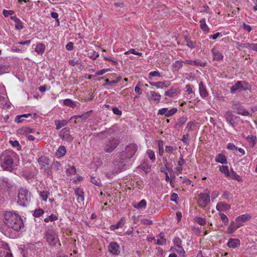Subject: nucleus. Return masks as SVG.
Returning <instances> with one entry per match:
<instances>
[{"label":"nucleus","instance_id":"obj_1","mask_svg":"<svg viewBox=\"0 0 257 257\" xmlns=\"http://www.w3.org/2000/svg\"><path fill=\"white\" fill-rule=\"evenodd\" d=\"M4 223L8 228L16 231H19L24 226V223L21 216L13 211L5 212Z\"/></svg>","mask_w":257,"mask_h":257},{"label":"nucleus","instance_id":"obj_2","mask_svg":"<svg viewBox=\"0 0 257 257\" xmlns=\"http://www.w3.org/2000/svg\"><path fill=\"white\" fill-rule=\"evenodd\" d=\"M16 155V153L14 152H12L11 155H8L7 151H6L1 155L0 157L2 160H3L2 157H4V161L1 166L4 170L9 171L13 170V165L14 164L13 157Z\"/></svg>","mask_w":257,"mask_h":257},{"label":"nucleus","instance_id":"obj_3","mask_svg":"<svg viewBox=\"0 0 257 257\" xmlns=\"http://www.w3.org/2000/svg\"><path fill=\"white\" fill-rule=\"evenodd\" d=\"M31 193L26 189L21 188L19 190L17 202L21 206H25L30 202Z\"/></svg>","mask_w":257,"mask_h":257},{"label":"nucleus","instance_id":"obj_4","mask_svg":"<svg viewBox=\"0 0 257 257\" xmlns=\"http://www.w3.org/2000/svg\"><path fill=\"white\" fill-rule=\"evenodd\" d=\"M120 141L118 139L114 137H111L107 139L103 145L104 152L110 153L113 152L118 146Z\"/></svg>","mask_w":257,"mask_h":257},{"label":"nucleus","instance_id":"obj_5","mask_svg":"<svg viewBox=\"0 0 257 257\" xmlns=\"http://www.w3.org/2000/svg\"><path fill=\"white\" fill-rule=\"evenodd\" d=\"M249 89V85L247 83L243 81H238L230 88L231 93H234L237 90H247Z\"/></svg>","mask_w":257,"mask_h":257},{"label":"nucleus","instance_id":"obj_6","mask_svg":"<svg viewBox=\"0 0 257 257\" xmlns=\"http://www.w3.org/2000/svg\"><path fill=\"white\" fill-rule=\"evenodd\" d=\"M198 196V205L202 208L205 207L210 203V200L209 193L208 192H204L199 194Z\"/></svg>","mask_w":257,"mask_h":257},{"label":"nucleus","instance_id":"obj_7","mask_svg":"<svg viewBox=\"0 0 257 257\" xmlns=\"http://www.w3.org/2000/svg\"><path fill=\"white\" fill-rule=\"evenodd\" d=\"M137 151V146L135 144H131L127 145L124 151L122 152V155H126V158H131Z\"/></svg>","mask_w":257,"mask_h":257},{"label":"nucleus","instance_id":"obj_8","mask_svg":"<svg viewBox=\"0 0 257 257\" xmlns=\"http://www.w3.org/2000/svg\"><path fill=\"white\" fill-rule=\"evenodd\" d=\"M45 237L49 244L54 245L58 240L55 232L52 230H48L45 233Z\"/></svg>","mask_w":257,"mask_h":257},{"label":"nucleus","instance_id":"obj_9","mask_svg":"<svg viewBox=\"0 0 257 257\" xmlns=\"http://www.w3.org/2000/svg\"><path fill=\"white\" fill-rule=\"evenodd\" d=\"M59 136L64 141L71 142L73 140V137L70 134V129L65 127L62 129L59 133Z\"/></svg>","mask_w":257,"mask_h":257},{"label":"nucleus","instance_id":"obj_10","mask_svg":"<svg viewBox=\"0 0 257 257\" xmlns=\"http://www.w3.org/2000/svg\"><path fill=\"white\" fill-rule=\"evenodd\" d=\"M109 252L114 255H118L120 253V246L116 242H111L108 246Z\"/></svg>","mask_w":257,"mask_h":257},{"label":"nucleus","instance_id":"obj_11","mask_svg":"<svg viewBox=\"0 0 257 257\" xmlns=\"http://www.w3.org/2000/svg\"><path fill=\"white\" fill-rule=\"evenodd\" d=\"M224 117L227 121V122L232 127L234 126L235 123V120L237 118V116L233 115L231 111H228L226 112Z\"/></svg>","mask_w":257,"mask_h":257},{"label":"nucleus","instance_id":"obj_12","mask_svg":"<svg viewBox=\"0 0 257 257\" xmlns=\"http://www.w3.org/2000/svg\"><path fill=\"white\" fill-rule=\"evenodd\" d=\"M233 109L236 110L237 114L242 115L243 116H251L249 112L242 106L234 104L233 106Z\"/></svg>","mask_w":257,"mask_h":257},{"label":"nucleus","instance_id":"obj_13","mask_svg":"<svg viewBox=\"0 0 257 257\" xmlns=\"http://www.w3.org/2000/svg\"><path fill=\"white\" fill-rule=\"evenodd\" d=\"M147 96L149 100L153 101L157 103H159L160 102L161 97V96L159 93L154 91H150V93H147Z\"/></svg>","mask_w":257,"mask_h":257},{"label":"nucleus","instance_id":"obj_14","mask_svg":"<svg viewBox=\"0 0 257 257\" xmlns=\"http://www.w3.org/2000/svg\"><path fill=\"white\" fill-rule=\"evenodd\" d=\"M113 165L115 167V168L112 170V172L114 173L120 172L125 169V165L124 164L123 162H118L115 161L113 163Z\"/></svg>","mask_w":257,"mask_h":257},{"label":"nucleus","instance_id":"obj_15","mask_svg":"<svg viewBox=\"0 0 257 257\" xmlns=\"http://www.w3.org/2000/svg\"><path fill=\"white\" fill-rule=\"evenodd\" d=\"M38 162L42 169H45L49 164V159L46 156H41L38 159Z\"/></svg>","mask_w":257,"mask_h":257},{"label":"nucleus","instance_id":"obj_16","mask_svg":"<svg viewBox=\"0 0 257 257\" xmlns=\"http://www.w3.org/2000/svg\"><path fill=\"white\" fill-rule=\"evenodd\" d=\"M240 244L239 239L237 238H229L227 243V245L229 248H235L239 246Z\"/></svg>","mask_w":257,"mask_h":257},{"label":"nucleus","instance_id":"obj_17","mask_svg":"<svg viewBox=\"0 0 257 257\" xmlns=\"http://www.w3.org/2000/svg\"><path fill=\"white\" fill-rule=\"evenodd\" d=\"M211 52L213 55V59L214 60L219 61L223 59V56L216 48H213L211 50Z\"/></svg>","mask_w":257,"mask_h":257},{"label":"nucleus","instance_id":"obj_18","mask_svg":"<svg viewBox=\"0 0 257 257\" xmlns=\"http://www.w3.org/2000/svg\"><path fill=\"white\" fill-rule=\"evenodd\" d=\"M11 19L15 22V28L17 30H21L23 28L22 22L16 16H11Z\"/></svg>","mask_w":257,"mask_h":257},{"label":"nucleus","instance_id":"obj_19","mask_svg":"<svg viewBox=\"0 0 257 257\" xmlns=\"http://www.w3.org/2000/svg\"><path fill=\"white\" fill-rule=\"evenodd\" d=\"M199 90L200 96L203 97H206L208 95V93L205 86L202 82H200L199 85Z\"/></svg>","mask_w":257,"mask_h":257},{"label":"nucleus","instance_id":"obj_20","mask_svg":"<svg viewBox=\"0 0 257 257\" xmlns=\"http://www.w3.org/2000/svg\"><path fill=\"white\" fill-rule=\"evenodd\" d=\"M241 225L242 224H241V223L240 222H234V221H232L230 223V226L228 227L227 229L229 233H232Z\"/></svg>","mask_w":257,"mask_h":257},{"label":"nucleus","instance_id":"obj_21","mask_svg":"<svg viewBox=\"0 0 257 257\" xmlns=\"http://www.w3.org/2000/svg\"><path fill=\"white\" fill-rule=\"evenodd\" d=\"M54 122L55 124L56 125V129L59 130L62 127L66 125L69 122V120L67 121L66 120H55Z\"/></svg>","mask_w":257,"mask_h":257},{"label":"nucleus","instance_id":"obj_22","mask_svg":"<svg viewBox=\"0 0 257 257\" xmlns=\"http://www.w3.org/2000/svg\"><path fill=\"white\" fill-rule=\"evenodd\" d=\"M230 208V207L229 205L223 202L218 203L216 205V209L218 211L229 210Z\"/></svg>","mask_w":257,"mask_h":257},{"label":"nucleus","instance_id":"obj_23","mask_svg":"<svg viewBox=\"0 0 257 257\" xmlns=\"http://www.w3.org/2000/svg\"><path fill=\"white\" fill-rule=\"evenodd\" d=\"M250 218H251V216L250 215H249L248 214H243V215L238 216L236 218L235 221H236V222H240L241 223L242 222H244L247 221Z\"/></svg>","mask_w":257,"mask_h":257},{"label":"nucleus","instance_id":"obj_24","mask_svg":"<svg viewBox=\"0 0 257 257\" xmlns=\"http://www.w3.org/2000/svg\"><path fill=\"white\" fill-rule=\"evenodd\" d=\"M125 221L123 219L121 218L115 224L111 225L110 228L111 230H115L116 229L122 227L124 224Z\"/></svg>","mask_w":257,"mask_h":257},{"label":"nucleus","instance_id":"obj_25","mask_svg":"<svg viewBox=\"0 0 257 257\" xmlns=\"http://www.w3.org/2000/svg\"><path fill=\"white\" fill-rule=\"evenodd\" d=\"M75 194L78 197V202H82L84 200L83 192L79 188L75 189Z\"/></svg>","mask_w":257,"mask_h":257},{"label":"nucleus","instance_id":"obj_26","mask_svg":"<svg viewBox=\"0 0 257 257\" xmlns=\"http://www.w3.org/2000/svg\"><path fill=\"white\" fill-rule=\"evenodd\" d=\"M184 64H189L193 66H204L205 63H203L196 60H186L184 61Z\"/></svg>","mask_w":257,"mask_h":257},{"label":"nucleus","instance_id":"obj_27","mask_svg":"<svg viewBox=\"0 0 257 257\" xmlns=\"http://www.w3.org/2000/svg\"><path fill=\"white\" fill-rule=\"evenodd\" d=\"M45 46L42 43H38L35 48V51L39 54L42 55L45 51Z\"/></svg>","mask_w":257,"mask_h":257},{"label":"nucleus","instance_id":"obj_28","mask_svg":"<svg viewBox=\"0 0 257 257\" xmlns=\"http://www.w3.org/2000/svg\"><path fill=\"white\" fill-rule=\"evenodd\" d=\"M177 90L175 88H171L165 92V95L170 97L175 96L177 95Z\"/></svg>","mask_w":257,"mask_h":257},{"label":"nucleus","instance_id":"obj_29","mask_svg":"<svg viewBox=\"0 0 257 257\" xmlns=\"http://www.w3.org/2000/svg\"><path fill=\"white\" fill-rule=\"evenodd\" d=\"M215 161L221 164L227 163V159L226 157L222 154H219L218 155L215 159Z\"/></svg>","mask_w":257,"mask_h":257},{"label":"nucleus","instance_id":"obj_30","mask_svg":"<svg viewBox=\"0 0 257 257\" xmlns=\"http://www.w3.org/2000/svg\"><path fill=\"white\" fill-rule=\"evenodd\" d=\"M200 28L202 29L203 31L204 32H208L209 31V29L207 25L206 24L205 19H202L200 21Z\"/></svg>","mask_w":257,"mask_h":257},{"label":"nucleus","instance_id":"obj_31","mask_svg":"<svg viewBox=\"0 0 257 257\" xmlns=\"http://www.w3.org/2000/svg\"><path fill=\"white\" fill-rule=\"evenodd\" d=\"M184 63V61H176L173 64V67L175 71H178L183 66V64Z\"/></svg>","mask_w":257,"mask_h":257},{"label":"nucleus","instance_id":"obj_32","mask_svg":"<svg viewBox=\"0 0 257 257\" xmlns=\"http://www.w3.org/2000/svg\"><path fill=\"white\" fill-rule=\"evenodd\" d=\"M66 152L65 147L64 146H60L56 152V155L59 157H61L65 155Z\"/></svg>","mask_w":257,"mask_h":257},{"label":"nucleus","instance_id":"obj_33","mask_svg":"<svg viewBox=\"0 0 257 257\" xmlns=\"http://www.w3.org/2000/svg\"><path fill=\"white\" fill-rule=\"evenodd\" d=\"M63 103L64 105L72 108H75L76 106V103L70 99H65L64 100Z\"/></svg>","mask_w":257,"mask_h":257},{"label":"nucleus","instance_id":"obj_34","mask_svg":"<svg viewBox=\"0 0 257 257\" xmlns=\"http://www.w3.org/2000/svg\"><path fill=\"white\" fill-rule=\"evenodd\" d=\"M92 110H90V111L85 112L82 115H75L70 118V120L72 119L73 118H81L83 120H85L89 116V113L91 112Z\"/></svg>","mask_w":257,"mask_h":257},{"label":"nucleus","instance_id":"obj_35","mask_svg":"<svg viewBox=\"0 0 257 257\" xmlns=\"http://www.w3.org/2000/svg\"><path fill=\"white\" fill-rule=\"evenodd\" d=\"M88 55L90 58L95 60L98 57L99 54L94 50L90 49L88 52Z\"/></svg>","mask_w":257,"mask_h":257},{"label":"nucleus","instance_id":"obj_36","mask_svg":"<svg viewBox=\"0 0 257 257\" xmlns=\"http://www.w3.org/2000/svg\"><path fill=\"white\" fill-rule=\"evenodd\" d=\"M33 130L30 127H23L19 130V133L21 135H27L29 133H33Z\"/></svg>","mask_w":257,"mask_h":257},{"label":"nucleus","instance_id":"obj_37","mask_svg":"<svg viewBox=\"0 0 257 257\" xmlns=\"http://www.w3.org/2000/svg\"><path fill=\"white\" fill-rule=\"evenodd\" d=\"M121 79V77L120 76L117 77L115 80H113L112 81H109V79H105V81L106 82V85L112 86L117 83H118L120 79Z\"/></svg>","mask_w":257,"mask_h":257},{"label":"nucleus","instance_id":"obj_38","mask_svg":"<svg viewBox=\"0 0 257 257\" xmlns=\"http://www.w3.org/2000/svg\"><path fill=\"white\" fill-rule=\"evenodd\" d=\"M158 143L159 155L162 156L164 153V142L162 140H159Z\"/></svg>","mask_w":257,"mask_h":257},{"label":"nucleus","instance_id":"obj_39","mask_svg":"<svg viewBox=\"0 0 257 257\" xmlns=\"http://www.w3.org/2000/svg\"><path fill=\"white\" fill-rule=\"evenodd\" d=\"M147 203L145 200H142L138 204L134 205V207L137 209L144 208L146 207Z\"/></svg>","mask_w":257,"mask_h":257},{"label":"nucleus","instance_id":"obj_40","mask_svg":"<svg viewBox=\"0 0 257 257\" xmlns=\"http://www.w3.org/2000/svg\"><path fill=\"white\" fill-rule=\"evenodd\" d=\"M219 171L222 173H224L226 177H229L230 172L229 171L228 167L227 166H222L219 168Z\"/></svg>","mask_w":257,"mask_h":257},{"label":"nucleus","instance_id":"obj_41","mask_svg":"<svg viewBox=\"0 0 257 257\" xmlns=\"http://www.w3.org/2000/svg\"><path fill=\"white\" fill-rule=\"evenodd\" d=\"M232 179H235L237 181H240L241 180V177L240 176H239L238 174H236V172H235L233 171H231V172L230 173V174L229 175V177Z\"/></svg>","mask_w":257,"mask_h":257},{"label":"nucleus","instance_id":"obj_42","mask_svg":"<svg viewBox=\"0 0 257 257\" xmlns=\"http://www.w3.org/2000/svg\"><path fill=\"white\" fill-rule=\"evenodd\" d=\"M147 154L149 158L151 160L152 162H154L156 160V157L154 152L151 150H148Z\"/></svg>","mask_w":257,"mask_h":257},{"label":"nucleus","instance_id":"obj_43","mask_svg":"<svg viewBox=\"0 0 257 257\" xmlns=\"http://www.w3.org/2000/svg\"><path fill=\"white\" fill-rule=\"evenodd\" d=\"M31 114H30V113L24 114L21 115H17L15 118V121L18 123L22 122L23 121V120H20V118H22L23 117L27 118L29 116H31Z\"/></svg>","mask_w":257,"mask_h":257},{"label":"nucleus","instance_id":"obj_44","mask_svg":"<svg viewBox=\"0 0 257 257\" xmlns=\"http://www.w3.org/2000/svg\"><path fill=\"white\" fill-rule=\"evenodd\" d=\"M222 196L228 201L231 200L233 198L232 194L227 191H224Z\"/></svg>","mask_w":257,"mask_h":257},{"label":"nucleus","instance_id":"obj_45","mask_svg":"<svg viewBox=\"0 0 257 257\" xmlns=\"http://www.w3.org/2000/svg\"><path fill=\"white\" fill-rule=\"evenodd\" d=\"M219 216L221 218L222 221L224 223V224L227 225L228 223V218L227 217V216L222 213H220Z\"/></svg>","mask_w":257,"mask_h":257},{"label":"nucleus","instance_id":"obj_46","mask_svg":"<svg viewBox=\"0 0 257 257\" xmlns=\"http://www.w3.org/2000/svg\"><path fill=\"white\" fill-rule=\"evenodd\" d=\"M49 192L48 191H41L40 192L39 195L42 199L44 201H47Z\"/></svg>","mask_w":257,"mask_h":257},{"label":"nucleus","instance_id":"obj_47","mask_svg":"<svg viewBox=\"0 0 257 257\" xmlns=\"http://www.w3.org/2000/svg\"><path fill=\"white\" fill-rule=\"evenodd\" d=\"M58 219L57 216L55 215L51 214L48 217H47L44 219V221L45 222H48L49 221H54L57 220Z\"/></svg>","mask_w":257,"mask_h":257},{"label":"nucleus","instance_id":"obj_48","mask_svg":"<svg viewBox=\"0 0 257 257\" xmlns=\"http://www.w3.org/2000/svg\"><path fill=\"white\" fill-rule=\"evenodd\" d=\"M186 45L191 49H193L195 47V43L190 40L189 39H186Z\"/></svg>","mask_w":257,"mask_h":257},{"label":"nucleus","instance_id":"obj_49","mask_svg":"<svg viewBox=\"0 0 257 257\" xmlns=\"http://www.w3.org/2000/svg\"><path fill=\"white\" fill-rule=\"evenodd\" d=\"M196 222L201 225H204L206 224V219L204 218L198 217L195 218Z\"/></svg>","mask_w":257,"mask_h":257},{"label":"nucleus","instance_id":"obj_50","mask_svg":"<svg viewBox=\"0 0 257 257\" xmlns=\"http://www.w3.org/2000/svg\"><path fill=\"white\" fill-rule=\"evenodd\" d=\"M176 251L181 255V256H185V251L182 246L177 247V248H176Z\"/></svg>","mask_w":257,"mask_h":257},{"label":"nucleus","instance_id":"obj_51","mask_svg":"<svg viewBox=\"0 0 257 257\" xmlns=\"http://www.w3.org/2000/svg\"><path fill=\"white\" fill-rule=\"evenodd\" d=\"M177 111V108H173L170 110H167V113L166 114V117H169L173 115L174 114H175Z\"/></svg>","mask_w":257,"mask_h":257},{"label":"nucleus","instance_id":"obj_52","mask_svg":"<svg viewBox=\"0 0 257 257\" xmlns=\"http://www.w3.org/2000/svg\"><path fill=\"white\" fill-rule=\"evenodd\" d=\"M173 241L176 247L181 246L182 240L179 237H175Z\"/></svg>","mask_w":257,"mask_h":257},{"label":"nucleus","instance_id":"obj_53","mask_svg":"<svg viewBox=\"0 0 257 257\" xmlns=\"http://www.w3.org/2000/svg\"><path fill=\"white\" fill-rule=\"evenodd\" d=\"M44 213L42 209H36L34 211L33 215L36 217H39Z\"/></svg>","mask_w":257,"mask_h":257},{"label":"nucleus","instance_id":"obj_54","mask_svg":"<svg viewBox=\"0 0 257 257\" xmlns=\"http://www.w3.org/2000/svg\"><path fill=\"white\" fill-rule=\"evenodd\" d=\"M247 139L248 142H249L250 143H252V147H253V146L256 143V137L253 136H248Z\"/></svg>","mask_w":257,"mask_h":257},{"label":"nucleus","instance_id":"obj_55","mask_svg":"<svg viewBox=\"0 0 257 257\" xmlns=\"http://www.w3.org/2000/svg\"><path fill=\"white\" fill-rule=\"evenodd\" d=\"M10 143L13 147H17V150H21V147L18 141H10Z\"/></svg>","mask_w":257,"mask_h":257},{"label":"nucleus","instance_id":"obj_56","mask_svg":"<svg viewBox=\"0 0 257 257\" xmlns=\"http://www.w3.org/2000/svg\"><path fill=\"white\" fill-rule=\"evenodd\" d=\"M91 182L96 185V186H100L101 185L100 181L99 179L96 178L95 177H91Z\"/></svg>","mask_w":257,"mask_h":257},{"label":"nucleus","instance_id":"obj_57","mask_svg":"<svg viewBox=\"0 0 257 257\" xmlns=\"http://www.w3.org/2000/svg\"><path fill=\"white\" fill-rule=\"evenodd\" d=\"M15 13L14 11L4 10L3 14L5 17H8L9 16H12Z\"/></svg>","mask_w":257,"mask_h":257},{"label":"nucleus","instance_id":"obj_58","mask_svg":"<svg viewBox=\"0 0 257 257\" xmlns=\"http://www.w3.org/2000/svg\"><path fill=\"white\" fill-rule=\"evenodd\" d=\"M163 83H162L161 81L157 82H149L150 85L156 86L157 88H163Z\"/></svg>","mask_w":257,"mask_h":257},{"label":"nucleus","instance_id":"obj_59","mask_svg":"<svg viewBox=\"0 0 257 257\" xmlns=\"http://www.w3.org/2000/svg\"><path fill=\"white\" fill-rule=\"evenodd\" d=\"M160 239H158L157 241V244L159 245H163L166 243V239L164 237L160 234Z\"/></svg>","mask_w":257,"mask_h":257},{"label":"nucleus","instance_id":"obj_60","mask_svg":"<svg viewBox=\"0 0 257 257\" xmlns=\"http://www.w3.org/2000/svg\"><path fill=\"white\" fill-rule=\"evenodd\" d=\"M8 67L5 65H0V75L8 72Z\"/></svg>","mask_w":257,"mask_h":257},{"label":"nucleus","instance_id":"obj_61","mask_svg":"<svg viewBox=\"0 0 257 257\" xmlns=\"http://www.w3.org/2000/svg\"><path fill=\"white\" fill-rule=\"evenodd\" d=\"M61 166V164L59 162H54L52 165V168L55 169L56 171L59 170Z\"/></svg>","mask_w":257,"mask_h":257},{"label":"nucleus","instance_id":"obj_62","mask_svg":"<svg viewBox=\"0 0 257 257\" xmlns=\"http://www.w3.org/2000/svg\"><path fill=\"white\" fill-rule=\"evenodd\" d=\"M141 84V82H139L135 88V92L138 94H141L142 93V90L140 87Z\"/></svg>","mask_w":257,"mask_h":257},{"label":"nucleus","instance_id":"obj_63","mask_svg":"<svg viewBox=\"0 0 257 257\" xmlns=\"http://www.w3.org/2000/svg\"><path fill=\"white\" fill-rule=\"evenodd\" d=\"M141 223L144 225H151L153 224V221L149 219H143L141 220Z\"/></svg>","mask_w":257,"mask_h":257},{"label":"nucleus","instance_id":"obj_64","mask_svg":"<svg viewBox=\"0 0 257 257\" xmlns=\"http://www.w3.org/2000/svg\"><path fill=\"white\" fill-rule=\"evenodd\" d=\"M236 48L239 50H241L244 48V46L243 43H240L238 42L235 41L234 42Z\"/></svg>","mask_w":257,"mask_h":257}]
</instances>
